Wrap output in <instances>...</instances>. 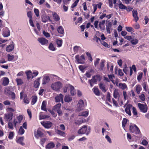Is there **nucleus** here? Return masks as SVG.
I'll use <instances>...</instances> for the list:
<instances>
[{
	"label": "nucleus",
	"instance_id": "e433bc0d",
	"mask_svg": "<svg viewBox=\"0 0 149 149\" xmlns=\"http://www.w3.org/2000/svg\"><path fill=\"white\" fill-rule=\"evenodd\" d=\"M105 62L104 60H102L100 64V68L101 70H102L104 66V64Z\"/></svg>",
	"mask_w": 149,
	"mask_h": 149
},
{
	"label": "nucleus",
	"instance_id": "c9c22d12",
	"mask_svg": "<svg viewBox=\"0 0 149 149\" xmlns=\"http://www.w3.org/2000/svg\"><path fill=\"white\" fill-rule=\"evenodd\" d=\"M118 87L119 88L123 90L127 88V86L125 83H119L118 85Z\"/></svg>",
	"mask_w": 149,
	"mask_h": 149
},
{
	"label": "nucleus",
	"instance_id": "0eeeda50",
	"mask_svg": "<svg viewBox=\"0 0 149 149\" xmlns=\"http://www.w3.org/2000/svg\"><path fill=\"white\" fill-rule=\"evenodd\" d=\"M13 115V113L11 112L6 113L4 114V119L6 121H9L12 119Z\"/></svg>",
	"mask_w": 149,
	"mask_h": 149
},
{
	"label": "nucleus",
	"instance_id": "7ed1b4c3",
	"mask_svg": "<svg viewBox=\"0 0 149 149\" xmlns=\"http://www.w3.org/2000/svg\"><path fill=\"white\" fill-rule=\"evenodd\" d=\"M138 106L141 112L145 113L148 110V106L146 104H142L138 103Z\"/></svg>",
	"mask_w": 149,
	"mask_h": 149
},
{
	"label": "nucleus",
	"instance_id": "338daca9",
	"mask_svg": "<svg viewBox=\"0 0 149 149\" xmlns=\"http://www.w3.org/2000/svg\"><path fill=\"white\" fill-rule=\"evenodd\" d=\"M17 121L20 123L23 119V117L22 115H20L17 116Z\"/></svg>",
	"mask_w": 149,
	"mask_h": 149
},
{
	"label": "nucleus",
	"instance_id": "2f4dec72",
	"mask_svg": "<svg viewBox=\"0 0 149 149\" xmlns=\"http://www.w3.org/2000/svg\"><path fill=\"white\" fill-rule=\"evenodd\" d=\"M88 111H82L79 113V116H83L86 117L88 115Z\"/></svg>",
	"mask_w": 149,
	"mask_h": 149
},
{
	"label": "nucleus",
	"instance_id": "aec40b11",
	"mask_svg": "<svg viewBox=\"0 0 149 149\" xmlns=\"http://www.w3.org/2000/svg\"><path fill=\"white\" fill-rule=\"evenodd\" d=\"M63 95L61 94H60L59 95L55 97V100L56 102H59L61 101L63 102Z\"/></svg>",
	"mask_w": 149,
	"mask_h": 149
},
{
	"label": "nucleus",
	"instance_id": "0e129e2a",
	"mask_svg": "<svg viewBox=\"0 0 149 149\" xmlns=\"http://www.w3.org/2000/svg\"><path fill=\"white\" fill-rule=\"evenodd\" d=\"M94 41H95L96 42H98V41H101L100 38L97 37L96 35H95L93 39Z\"/></svg>",
	"mask_w": 149,
	"mask_h": 149
},
{
	"label": "nucleus",
	"instance_id": "ddd939ff",
	"mask_svg": "<svg viewBox=\"0 0 149 149\" xmlns=\"http://www.w3.org/2000/svg\"><path fill=\"white\" fill-rule=\"evenodd\" d=\"M99 86L100 89L104 93L106 92L107 89L106 87L105 84L103 83L100 82L99 84Z\"/></svg>",
	"mask_w": 149,
	"mask_h": 149
},
{
	"label": "nucleus",
	"instance_id": "7c9ffc66",
	"mask_svg": "<svg viewBox=\"0 0 149 149\" xmlns=\"http://www.w3.org/2000/svg\"><path fill=\"white\" fill-rule=\"evenodd\" d=\"M49 77L48 76H45L42 79V84H45L49 81Z\"/></svg>",
	"mask_w": 149,
	"mask_h": 149
},
{
	"label": "nucleus",
	"instance_id": "13d9d810",
	"mask_svg": "<svg viewBox=\"0 0 149 149\" xmlns=\"http://www.w3.org/2000/svg\"><path fill=\"white\" fill-rule=\"evenodd\" d=\"M71 85L70 84L66 85L63 88V91L64 93H66L67 91V90L68 88H69V86Z\"/></svg>",
	"mask_w": 149,
	"mask_h": 149
},
{
	"label": "nucleus",
	"instance_id": "c03bdc74",
	"mask_svg": "<svg viewBox=\"0 0 149 149\" xmlns=\"http://www.w3.org/2000/svg\"><path fill=\"white\" fill-rule=\"evenodd\" d=\"M144 93V92H142V94L139 96V98L143 101H144L145 100V96Z\"/></svg>",
	"mask_w": 149,
	"mask_h": 149
},
{
	"label": "nucleus",
	"instance_id": "ea45409f",
	"mask_svg": "<svg viewBox=\"0 0 149 149\" xmlns=\"http://www.w3.org/2000/svg\"><path fill=\"white\" fill-rule=\"evenodd\" d=\"M49 117V116L47 115L40 114L39 115V118L40 120Z\"/></svg>",
	"mask_w": 149,
	"mask_h": 149
},
{
	"label": "nucleus",
	"instance_id": "f8f14e48",
	"mask_svg": "<svg viewBox=\"0 0 149 149\" xmlns=\"http://www.w3.org/2000/svg\"><path fill=\"white\" fill-rule=\"evenodd\" d=\"M24 92H21L20 93V98L22 99L23 97H24V103H26V104H28L29 102V99L27 97V96L25 94L24 95Z\"/></svg>",
	"mask_w": 149,
	"mask_h": 149
},
{
	"label": "nucleus",
	"instance_id": "603ef678",
	"mask_svg": "<svg viewBox=\"0 0 149 149\" xmlns=\"http://www.w3.org/2000/svg\"><path fill=\"white\" fill-rule=\"evenodd\" d=\"M57 133L58 134H59L61 136H64L65 134V133L59 130H57Z\"/></svg>",
	"mask_w": 149,
	"mask_h": 149
},
{
	"label": "nucleus",
	"instance_id": "79ce46f5",
	"mask_svg": "<svg viewBox=\"0 0 149 149\" xmlns=\"http://www.w3.org/2000/svg\"><path fill=\"white\" fill-rule=\"evenodd\" d=\"M49 49L52 51H54L55 50V47L52 43H50L48 47Z\"/></svg>",
	"mask_w": 149,
	"mask_h": 149
},
{
	"label": "nucleus",
	"instance_id": "58836bf2",
	"mask_svg": "<svg viewBox=\"0 0 149 149\" xmlns=\"http://www.w3.org/2000/svg\"><path fill=\"white\" fill-rule=\"evenodd\" d=\"M24 130L22 128V127L21 126L20 127L18 132V134L20 135H22L24 134Z\"/></svg>",
	"mask_w": 149,
	"mask_h": 149
},
{
	"label": "nucleus",
	"instance_id": "473e14b6",
	"mask_svg": "<svg viewBox=\"0 0 149 149\" xmlns=\"http://www.w3.org/2000/svg\"><path fill=\"white\" fill-rule=\"evenodd\" d=\"M136 90L137 93L139 94H140V91L142 90L141 86L139 84H137L136 86Z\"/></svg>",
	"mask_w": 149,
	"mask_h": 149
},
{
	"label": "nucleus",
	"instance_id": "dca6fc26",
	"mask_svg": "<svg viewBox=\"0 0 149 149\" xmlns=\"http://www.w3.org/2000/svg\"><path fill=\"white\" fill-rule=\"evenodd\" d=\"M2 34L4 37H8L10 35V32L8 29L6 28L3 29Z\"/></svg>",
	"mask_w": 149,
	"mask_h": 149
},
{
	"label": "nucleus",
	"instance_id": "a18cd8bd",
	"mask_svg": "<svg viewBox=\"0 0 149 149\" xmlns=\"http://www.w3.org/2000/svg\"><path fill=\"white\" fill-rule=\"evenodd\" d=\"M8 58V61H12L14 58L15 56L14 55H11L8 54L7 55Z\"/></svg>",
	"mask_w": 149,
	"mask_h": 149
},
{
	"label": "nucleus",
	"instance_id": "4468645a",
	"mask_svg": "<svg viewBox=\"0 0 149 149\" xmlns=\"http://www.w3.org/2000/svg\"><path fill=\"white\" fill-rule=\"evenodd\" d=\"M132 16L134 18V20L135 22H137L139 19V17L138 16V13L136 10L134 9L132 10Z\"/></svg>",
	"mask_w": 149,
	"mask_h": 149
},
{
	"label": "nucleus",
	"instance_id": "423d86ee",
	"mask_svg": "<svg viewBox=\"0 0 149 149\" xmlns=\"http://www.w3.org/2000/svg\"><path fill=\"white\" fill-rule=\"evenodd\" d=\"M43 130L40 128H38L37 130L36 133L35 134V136L38 139L39 137H41L44 135L43 132Z\"/></svg>",
	"mask_w": 149,
	"mask_h": 149
},
{
	"label": "nucleus",
	"instance_id": "5fc2aeb1",
	"mask_svg": "<svg viewBox=\"0 0 149 149\" xmlns=\"http://www.w3.org/2000/svg\"><path fill=\"white\" fill-rule=\"evenodd\" d=\"M14 135V133L13 132H10L9 136H8V138L10 139H13V137Z\"/></svg>",
	"mask_w": 149,
	"mask_h": 149
},
{
	"label": "nucleus",
	"instance_id": "bb28decb",
	"mask_svg": "<svg viewBox=\"0 0 149 149\" xmlns=\"http://www.w3.org/2000/svg\"><path fill=\"white\" fill-rule=\"evenodd\" d=\"M70 93L72 95H74L76 94V91L74 87L72 85L69 86Z\"/></svg>",
	"mask_w": 149,
	"mask_h": 149
},
{
	"label": "nucleus",
	"instance_id": "6e6d98bb",
	"mask_svg": "<svg viewBox=\"0 0 149 149\" xmlns=\"http://www.w3.org/2000/svg\"><path fill=\"white\" fill-rule=\"evenodd\" d=\"M86 55L88 57V59L91 61H92L93 60V59L92 58V57L91 56V54L88 52H87L86 53Z\"/></svg>",
	"mask_w": 149,
	"mask_h": 149
},
{
	"label": "nucleus",
	"instance_id": "4be33fe9",
	"mask_svg": "<svg viewBox=\"0 0 149 149\" xmlns=\"http://www.w3.org/2000/svg\"><path fill=\"white\" fill-rule=\"evenodd\" d=\"M52 16L54 21L56 22L58 21L60 19V17L55 12H52Z\"/></svg>",
	"mask_w": 149,
	"mask_h": 149
},
{
	"label": "nucleus",
	"instance_id": "8fccbe9b",
	"mask_svg": "<svg viewBox=\"0 0 149 149\" xmlns=\"http://www.w3.org/2000/svg\"><path fill=\"white\" fill-rule=\"evenodd\" d=\"M34 12L35 14V15L37 17H38L39 16V10L36 8H34Z\"/></svg>",
	"mask_w": 149,
	"mask_h": 149
},
{
	"label": "nucleus",
	"instance_id": "2eb2a0df",
	"mask_svg": "<svg viewBox=\"0 0 149 149\" xmlns=\"http://www.w3.org/2000/svg\"><path fill=\"white\" fill-rule=\"evenodd\" d=\"M105 21L103 20L101 22H100L99 24V27L101 31H104L105 29L104 24Z\"/></svg>",
	"mask_w": 149,
	"mask_h": 149
},
{
	"label": "nucleus",
	"instance_id": "69168bd1",
	"mask_svg": "<svg viewBox=\"0 0 149 149\" xmlns=\"http://www.w3.org/2000/svg\"><path fill=\"white\" fill-rule=\"evenodd\" d=\"M138 40L137 39H134L131 41V43L134 45H136L138 43Z\"/></svg>",
	"mask_w": 149,
	"mask_h": 149
},
{
	"label": "nucleus",
	"instance_id": "052dcab7",
	"mask_svg": "<svg viewBox=\"0 0 149 149\" xmlns=\"http://www.w3.org/2000/svg\"><path fill=\"white\" fill-rule=\"evenodd\" d=\"M8 127L10 129L13 130V123L9 121L8 123Z\"/></svg>",
	"mask_w": 149,
	"mask_h": 149
},
{
	"label": "nucleus",
	"instance_id": "9d476101",
	"mask_svg": "<svg viewBox=\"0 0 149 149\" xmlns=\"http://www.w3.org/2000/svg\"><path fill=\"white\" fill-rule=\"evenodd\" d=\"M77 106L79 110L80 111L83 110L84 106V104L83 100L81 99L79 100L77 105Z\"/></svg>",
	"mask_w": 149,
	"mask_h": 149
},
{
	"label": "nucleus",
	"instance_id": "3c124183",
	"mask_svg": "<svg viewBox=\"0 0 149 149\" xmlns=\"http://www.w3.org/2000/svg\"><path fill=\"white\" fill-rule=\"evenodd\" d=\"M118 7L120 9H125L126 8V6L123 4L122 3H120L118 4Z\"/></svg>",
	"mask_w": 149,
	"mask_h": 149
},
{
	"label": "nucleus",
	"instance_id": "b1692460",
	"mask_svg": "<svg viewBox=\"0 0 149 149\" xmlns=\"http://www.w3.org/2000/svg\"><path fill=\"white\" fill-rule=\"evenodd\" d=\"M14 48V45L10 44L6 47V50L8 52H10L13 50Z\"/></svg>",
	"mask_w": 149,
	"mask_h": 149
},
{
	"label": "nucleus",
	"instance_id": "864d4df0",
	"mask_svg": "<svg viewBox=\"0 0 149 149\" xmlns=\"http://www.w3.org/2000/svg\"><path fill=\"white\" fill-rule=\"evenodd\" d=\"M31 71L26 72V74L27 76V78L28 79H29L31 78Z\"/></svg>",
	"mask_w": 149,
	"mask_h": 149
},
{
	"label": "nucleus",
	"instance_id": "a211bd4d",
	"mask_svg": "<svg viewBox=\"0 0 149 149\" xmlns=\"http://www.w3.org/2000/svg\"><path fill=\"white\" fill-rule=\"evenodd\" d=\"M88 82L90 84L91 86V87L93 86L94 84H96L97 82V80L95 79V75L93 76L92 79H91L89 80Z\"/></svg>",
	"mask_w": 149,
	"mask_h": 149
},
{
	"label": "nucleus",
	"instance_id": "f257e3e1",
	"mask_svg": "<svg viewBox=\"0 0 149 149\" xmlns=\"http://www.w3.org/2000/svg\"><path fill=\"white\" fill-rule=\"evenodd\" d=\"M129 130L130 132L136 134H139L141 133L139 128L134 124H130Z\"/></svg>",
	"mask_w": 149,
	"mask_h": 149
},
{
	"label": "nucleus",
	"instance_id": "774afa93",
	"mask_svg": "<svg viewBox=\"0 0 149 149\" xmlns=\"http://www.w3.org/2000/svg\"><path fill=\"white\" fill-rule=\"evenodd\" d=\"M113 95L114 97L115 98H116L119 95V93L117 91H116V90H115L113 92Z\"/></svg>",
	"mask_w": 149,
	"mask_h": 149
},
{
	"label": "nucleus",
	"instance_id": "680f3d73",
	"mask_svg": "<svg viewBox=\"0 0 149 149\" xmlns=\"http://www.w3.org/2000/svg\"><path fill=\"white\" fill-rule=\"evenodd\" d=\"M95 79H96L97 80V81H100L101 80V77L100 75L98 74L96 75H95Z\"/></svg>",
	"mask_w": 149,
	"mask_h": 149
},
{
	"label": "nucleus",
	"instance_id": "37998d69",
	"mask_svg": "<svg viewBox=\"0 0 149 149\" xmlns=\"http://www.w3.org/2000/svg\"><path fill=\"white\" fill-rule=\"evenodd\" d=\"M17 85H21L23 84V80L21 79H17L16 80Z\"/></svg>",
	"mask_w": 149,
	"mask_h": 149
},
{
	"label": "nucleus",
	"instance_id": "39448f33",
	"mask_svg": "<svg viewBox=\"0 0 149 149\" xmlns=\"http://www.w3.org/2000/svg\"><path fill=\"white\" fill-rule=\"evenodd\" d=\"M77 62L79 63L83 64L84 63L85 59L84 56L83 54L79 56V55H76L75 56Z\"/></svg>",
	"mask_w": 149,
	"mask_h": 149
},
{
	"label": "nucleus",
	"instance_id": "a19ab883",
	"mask_svg": "<svg viewBox=\"0 0 149 149\" xmlns=\"http://www.w3.org/2000/svg\"><path fill=\"white\" fill-rule=\"evenodd\" d=\"M62 39H57L56 40V44L58 47H61L62 44Z\"/></svg>",
	"mask_w": 149,
	"mask_h": 149
},
{
	"label": "nucleus",
	"instance_id": "20e7f679",
	"mask_svg": "<svg viewBox=\"0 0 149 149\" xmlns=\"http://www.w3.org/2000/svg\"><path fill=\"white\" fill-rule=\"evenodd\" d=\"M61 83L59 82H57L54 84H52V88L54 90L57 91H59L62 86Z\"/></svg>",
	"mask_w": 149,
	"mask_h": 149
},
{
	"label": "nucleus",
	"instance_id": "cd10ccee",
	"mask_svg": "<svg viewBox=\"0 0 149 149\" xmlns=\"http://www.w3.org/2000/svg\"><path fill=\"white\" fill-rule=\"evenodd\" d=\"M24 136H22L19 137L16 140V141L17 143H18L22 145H24V143L23 142L24 140Z\"/></svg>",
	"mask_w": 149,
	"mask_h": 149
},
{
	"label": "nucleus",
	"instance_id": "bf43d9fd",
	"mask_svg": "<svg viewBox=\"0 0 149 149\" xmlns=\"http://www.w3.org/2000/svg\"><path fill=\"white\" fill-rule=\"evenodd\" d=\"M80 48V47L79 46H74L73 48L74 51L75 53H77L79 50V49Z\"/></svg>",
	"mask_w": 149,
	"mask_h": 149
},
{
	"label": "nucleus",
	"instance_id": "1a4fd4ad",
	"mask_svg": "<svg viewBox=\"0 0 149 149\" xmlns=\"http://www.w3.org/2000/svg\"><path fill=\"white\" fill-rule=\"evenodd\" d=\"M132 107V105L131 104H129L127 106L125 109L126 113L129 116H131L132 115L131 110Z\"/></svg>",
	"mask_w": 149,
	"mask_h": 149
},
{
	"label": "nucleus",
	"instance_id": "09e8293b",
	"mask_svg": "<svg viewBox=\"0 0 149 149\" xmlns=\"http://www.w3.org/2000/svg\"><path fill=\"white\" fill-rule=\"evenodd\" d=\"M111 96L109 92H108L107 93L106 98L107 100L110 102H111Z\"/></svg>",
	"mask_w": 149,
	"mask_h": 149
},
{
	"label": "nucleus",
	"instance_id": "a878e982",
	"mask_svg": "<svg viewBox=\"0 0 149 149\" xmlns=\"http://www.w3.org/2000/svg\"><path fill=\"white\" fill-rule=\"evenodd\" d=\"M93 91L94 93L96 95L99 96L100 95L99 90L97 87L95 86L93 88Z\"/></svg>",
	"mask_w": 149,
	"mask_h": 149
},
{
	"label": "nucleus",
	"instance_id": "4d7b16f0",
	"mask_svg": "<svg viewBox=\"0 0 149 149\" xmlns=\"http://www.w3.org/2000/svg\"><path fill=\"white\" fill-rule=\"evenodd\" d=\"M43 33L44 35L46 38H49L50 37V35L49 33L46 32L45 31H43Z\"/></svg>",
	"mask_w": 149,
	"mask_h": 149
},
{
	"label": "nucleus",
	"instance_id": "e2e57ef3",
	"mask_svg": "<svg viewBox=\"0 0 149 149\" xmlns=\"http://www.w3.org/2000/svg\"><path fill=\"white\" fill-rule=\"evenodd\" d=\"M47 139L45 138H43L41 139L40 141V144L42 146H43L45 143Z\"/></svg>",
	"mask_w": 149,
	"mask_h": 149
},
{
	"label": "nucleus",
	"instance_id": "f03ea898",
	"mask_svg": "<svg viewBox=\"0 0 149 149\" xmlns=\"http://www.w3.org/2000/svg\"><path fill=\"white\" fill-rule=\"evenodd\" d=\"M90 132V128H88L87 125H85L82 127L78 130V133L79 134H85L88 135Z\"/></svg>",
	"mask_w": 149,
	"mask_h": 149
},
{
	"label": "nucleus",
	"instance_id": "4c0bfd02",
	"mask_svg": "<svg viewBox=\"0 0 149 149\" xmlns=\"http://www.w3.org/2000/svg\"><path fill=\"white\" fill-rule=\"evenodd\" d=\"M128 120L126 118H124L122 121V125L123 128H124L127 123Z\"/></svg>",
	"mask_w": 149,
	"mask_h": 149
},
{
	"label": "nucleus",
	"instance_id": "5701e85b",
	"mask_svg": "<svg viewBox=\"0 0 149 149\" xmlns=\"http://www.w3.org/2000/svg\"><path fill=\"white\" fill-rule=\"evenodd\" d=\"M40 77H39L35 81L34 83V86L36 88H38L40 84Z\"/></svg>",
	"mask_w": 149,
	"mask_h": 149
},
{
	"label": "nucleus",
	"instance_id": "f704fd0d",
	"mask_svg": "<svg viewBox=\"0 0 149 149\" xmlns=\"http://www.w3.org/2000/svg\"><path fill=\"white\" fill-rule=\"evenodd\" d=\"M57 31L58 33L63 34L64 33V30L63 28L61 26H59L57 29Z\"/></svg>",
	"mask_w": 149,
	"mask_h": 149
},
{
	"label": "nucleus",
	"instance_id": "393cba45",
	"mask_svg": "<svg viewBox=\"0 0 149 149\" xmlns=\"http://www.w3.org/2000/svg\"><path fill=\"white\" fill-rule=\"evenodd\" d=\"M9 82V79L7 77H5L3 80L2 85L5 86H6L8 84Z\"/></svg>",
	"mask_w": 149,
	"mask_h": 149
},
{
	"label": "nucleus",
	"instance_id": "c756f323",
	"mask_svg": "<svg viewBox=\"0 0 149 149\" xmlns=\"http://www.w3.org/2000/svg\"><path fill=\"white\" fill-rule=\"evenodd\" d=\"M46 103L47 102L46 101H43L42 102L41 107V109L42 110L47 112V110L46 107Z\"/></svg>",
	"mask_w": 149,
	"mask_h": 149
},
{
	"label": "nucleus",
	"instance_id": "6ab92c4d",
	"mask_svg": "<svg viewBox=\"0 0 149 149\" xmlns=\"http://www.w3.org/2000/svg\"><path fill=\"white\" fill-rule=\"evenodd\" d=\"M41 18L42 19V21L44 23L46 22L48 19H49L50 21L49 17L45 14H44L42 15Z\"/></svg>",
	"mask_w": 149,
	"mask_h": 149
},
{
	"label": "nucleus",
	"instance_id": "72a5a7b5",
	"mask_svg": "<svg viewBox=\"0 0 149 149\" xmlns=\"http://www.w3.org/2000/svg\"><path fill=\"white\" fill-rule=\"evenodd\" d=\"M37 100V97L36 96H33L32 97V101L31 104L32 105L34 104Z\"/></svg>",
	"mask_w": 149,
	"mask_h": 149
},
{
	"label": "nucleus",
	"instance_id": "f3484780",
	"mask_svg": "<svg viewBox=\"0 0 149 149\" xmlns=\"http://www.w3.org/2000/svg\"><path fill=\"white\" fill-rule=\"evenodd\" d=\"M12 88L11 87H6L4 90V93L5 95H10L12 92Z\"/></svg>",
	"mask_w": 149,
	"mask_h": 149
},
{
	"label": "nucleus",
	"instance_id": "49530a36",
	"mask_svg": "<svg viewBox=\"0 0 149 149\" xmlns=\"http://www.w3.org/2000/svg\"><path fill=\"white\" fill-rule=\"evenodd\" d=\"M132 113L134 116H136L138 115V113L136 108L134 107H132Z\"/></svg>",
	"mask_w": 149,
	"mask_h": 149
},
{
	"label": "nucleus",
	"instance_id": "de8ad7c7",
	"mask_svg": "<svg viewBox=\"0 0 149 149\" xmlns=\"http://www.w3.org/2000/svg\"><path fill=\"white\" fill-rule=\"evenodd\" d=\"M61 105V104L60 103H58L54 107V109L56 110L60 109Z\"/></svg>",
	"mask_w": 149,
	"mask_h": 149
},
{
	"label": "nucleus",
	"instance_id": "6e6552de",
	"mask_svg": "<svg viewBox=\"0 0 149 149\" xmlns=\"http://www.w3.org/2000/svg\"><path fill=\"white\" fill-rule=\"evenodd\" d=\"M41 125L45 128L47 129L50 128L52 126V123L50 121H42L41 122Z\"/></svg>",
	"mask_w": 149,
	"mask_h": 149
},
{
	"label": "nucleus",
	"instance_id": "412c9836",
	"mask_svg": "<svg viewBox=\"0 0 149 149\" xmlns=\"http://www.w3.org/2000/svg\"><path fill=\"white\" fill-rule=\"evenodd\" d=\"M55 146L54 143L51 142L48 143L46 146V149H53Z\"/></svg>",
	"mask_w": 149,
	"mask_h": 149
},
{
	"label": "nucleus",
	"instance_id": "9b49d317",
	"mask_svg": "<svg viewBox=\"0 0 149 149\" xmlns=\"http://www.w3.org/2000/svg\"><path fill=\"white\" fill-rule=\"evenodd\" d=\"M38 40L42 45H46L48 42V40L44 38H39Z\"/></svg>",
	"mask_w": 149,
	"mask_h": 149
},
{
	"label": "nucleus",
	"instance_id": "c85d7f7f",
	"mask_svg": "<svg viewBox=\"0 0 149 149\" xmlns=\"http://www.w3.org/2000/svg\"><path fill=\"white\" fill-rule=\"evenodd\" d=\"M64 100L65 102L69 103L72 101V98L69 95H66L65 97Z\"/></svg>",
	"mask_w": 149,
	"mask_h": 149
}]
</instances>
